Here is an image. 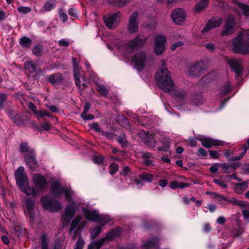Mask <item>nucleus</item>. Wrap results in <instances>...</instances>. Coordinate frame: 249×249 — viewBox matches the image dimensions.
Returning <instances> with one entry per match:
<instances>
[{
	"mask_svg": "<svg viewBox=\"0 0 249 249\" xmlns=\"http://www.w3.org/2000/svg\"><path fill=\"white\" fill-rule=\"evenodd\" d=\"M244 34L239 33L238 35L232 39V46L234 53L242 54H249V30L246 31L245 37Z\"/></svg>",
	"mask_w": 249,
	"mask_h": 249,
	"instance_id": "1",
	"label": "nucleus"
},
{
	"mask_svg": "<svg viewBox=\"0 0 249 249\" xmlns=\"http://www.w3.org/2000/svg\"><path fill=\"white\" fill-rule=\"evenodd\" d=\"M155 79L159 88L164 92H169L174 86L171 77V72L167 68L160 69L157 72Z\"/></svg>",
	"mask_w": 249,
	"mask_h": 249,
	"instance_id": "2",
	"label": "nucleus"
},
{
	"mask_svg": "<svg viewBox=\"0 0 249 249\" xmlns=\"http://www.w3.org/2000/svg\"><path fill=\"white\" fill-rule=\"evenodd\" d=\"M40 201L44 209L49 212H58L62 209L60 203L58 200L52 198L50 196H41Z\"/></svg>",
	"mask_w": 249,
	"mask_h": 249,
	"instance_id": "3",
	"label": "nucleus"
},
{
	"mask_svg": "<svg viewBox=\"0 0 249 249\" xmlns=\"http://www.w3.org/2000/svg\"><path fill=\"white\" fill-rule=\"evenodd\" d=\"M146 60V53L142 51L137 53L131 57V61L135 63L136 69L140 71L144 68Z\"/></svg>",
	"mask_w": 249,
	"mask_h": 249,
	"instance_id": "4",
	"label": "nucleus"
},
{
	"mask_svg": "<svg viewBox=\"0 0 249 249\" xmlns=\"http://www.w3.org/2000/svg\"><path fill=\"white\" fill-rule=\"evenodd\" d=\"M16 183L19 188L23 185H29V180L23 166H19L15 173Z\"/></svg>",
	"mask_w": 249,
	"mask_h": 249,
	"instance_id": "5",
	"label": "nucleus"
},
{
	"mask_svg": "<svg viewBox=\"0 0 249 249\" xmlns=\"http://www.w3.org/2000/svg\"><path fill=\"white\" fill-rule=\"evenodd\" d=\"M204 63L199 61L190 65L188 68L187 73L191 77H198L204 72Z\"/></svg>",
	"mask_w": 249,
	"mask_h": 249,
	"instance_id": "6",
	"label": "nucleus"
},
{
	"mask_svg": "<svg viewBox=\"0 0 249 249\" xmlns=\"http://www.w3.org/2000/svg\"><path fill=\"white\" fill-rule=\"evenodd\" d=\"M236 24L234 17L233 15H230L226 20V24L221 33L223 36H230L234 32V27Z\"/></svg>",
	"mask_w": 249,
	"mask_h": 249,
	"instance_id": "7",
	"label": "nucleus"
},
{
	"mask_svg": "<svg viewBox=\"0 0 249 249\" xmlns=\"http://www.w3.org/2000/svg\"><path fill=\"white\" fill-rule=\"evenodd\" d=\"M32 181L35 187L41 191H44L47 187L48 181L46 178L41 174H34Z\"/></svg>",
	"mask_w": 249,
	"mask_h": 249,
	"instance_id": "8",
	"label": "nucleus"
},
{
	"mask_svg": "<svg viewBox=\"0 0 249 249\" xmlns=\"http://www.w3.org/2000/svg\"><path fill=\"white\" fill-rule=\"evenodd\" d=\"M231 68L235 71L236 76L242 75L243 70V61L241 59L231 58L228 59Z\"/></svg>",
	"mask_w": 249,
	"mask_h": 249,
	"instance_id": "9",
	"label": "nucleus"
},
{
	"mask_svg": "<svg viewBox=\"0 0 249 249\" xmlns=\"http://www.w3.org/2000/svg\"><path fill=\"white\" fill-rule=\"evenodd\" d=\"M166 42L165 36L161 35L157 36L155 40V53L157 55L161 54L165 50V44Z\"/></svg>",
	"mask_w": 249,
	"mask_h": 249,
	"instance_id": "10",
	"label": "nucleus"
},
{
	"mask_svg": "<svg viewBox=\"0 0 249 249\" xmlns=\"http://www.w3.org/2000/svg\"><path fill=\"white\" fill-rule=\"evenodd\" d=\"M27 165L32 171H35L39 166V164L36 159L34 149H31L29 153L24 157Z\"/></svg>",
	"mask_w": 249,
	"mask_h": 249,
	"instance_id": "11",
	"label": "nucleus"
},
{
	"mask_svg": "<svg viewBox=\"0 0 249 249\" xmlns=\"http://www.w3.org/2000/svg\"><path fill=\"white\" fill-rule=\"evenodd\" d=\"M171 18L175 24H181L186 18V12L182 8H176L172 11Z\"/></svg>",
	"mask_w": 249,
	"mask_h": 249,
	"instance_id": "12",
	"label": "nucleus"
},
{
	"mask_svg": "<svg viewBox=\"0 0 249 249\" xmlns=\"http://www.w3.org/2000/svg\"><path fill=\"white\" fill-rule=\"evenodd\" d=\"M146 42V38H140L136 37L127 42L125 44L126 49L129 51H133L135 49L142 48Z\"/></svg>",
	"mask_w": 249,
	"mask_h": 249,
	"instance_id": "13",
	"label": "nucleus"
},
{
	"mask_svg": "<svg viewBox=\"0 0 249 249\" xmlns=\"http://www.w3.org/2000/svg\"><path fill=\"white\" fill-rule=\"evenodd\" d=\"M138 17V14L137 12H133L129 17L127 29L131 34L135 33L138 31L139 21Z\"/></svg>",
	"mask_w": 249,
	"mask_h": 249,
	"instance_id": "14",
	"label": "nucleus"
},
{
	"mask_svg": "<svg viewBox=\"0 0 249 249\" xmlns=\"http://www.w3.org/2000/svg\"><path fill=\"white\" fill-rule=\"evenodd\" d=\"M222 18L219 17H212L207 22L205 27L202 29V33L210 31L214 28L219 27L222 23Z\"/></svg>",
	"mask_w": 249,
	"mask_h": 249,
	"instance_id": "15",
	"label": "nucleus"
},
{
	"mask_svg": "<svg viewBox=\"0 0 249 249\" xmlns=\"http://www.w3.org/2000/svg\"><path fill=\"white\" fill-rule=\"evenodd\" d=\"M76 211L73 201H72V204H68L65 209L64 213L62 215L64 220L67 223L70 222L74 217Z\"/></svg>",
	"mask_w": 249,
	"mask_h": 249,
	"instance_id": "16",
	"label": "nucleus"
},
{
	"mask_svg": "<svg viewBox=\"0 0 249 249\" xmlns=\"http://www.w3.org/2000/svg\"><path fill=\"white\" fill-rule=\"evenodd\" d=\"M121 13L117 12L113 14L108 15L107 16L103 17L104 21L107 26L109 29H112L113 24L117 22V18L120 16Z\"/></svg>",
	"mask_w": 249,
	"mask_h": 249,
	"instance_id": "17",
	"label": "nucleus"
},
{
	"mask_svg": "<svg viewBox=\"0 0 249 249\" xmlns=\"http://www.w3.org/2000/svg\"><path fill=\"white\" fill-rule=\"evenodd\" d=\"M25 203L27 209L26 214L29 217L30 220L33 221L34 218V200L31 198H28L25 200Z\"/></svg>",
	"mask_w": 249,
	"mask_h": 249,
	"instance_id": "18",
	"label": "nucleus"
},
{
	"mask_svg": "<svg viewBox=\"0 0 249 249\" xmlns=\"http://www.w3.org/2000/svg\"><path fill=\"white\" fill-rule=\"evenodd\" d=\"M83 214L86 219L89 221L96 222L99 219V214L97 211H90L89 209L84 208L83 209Z\"/></svg>",
	"mask_w": 249,
	"mask_h": 249,
	"instance_id": "19",
	"label": "nucleus"
},
{
	"mask_svg": "<svg viewBox=\"0 0 249 249\" xmlns=\"http://www.w3.org/2000/svg\"><path fill=\"white\" fill-rule=\"evenodd\" d=\"M73 75L75 84H78L81 81H87L85 72L81 69L73 70Z\"/></svg>",
	"mask_w": 249,
	"mask_h": 249,
	"instance_id": "20",
	"label": "nucleus"
},
{
	"mask_svg": "<svg viewBox=\"0 0 249 249\" xmlns=\"http://www.w3.org/2000/svg\"><path fill=\"white\" fill-rule=\"evenodd\" d=\"M64 79L65 78L62 73L57 72L50 75L47 78V80L50 83L54 85L61 83L64 80Z\"/></svg>",
	"mask_w": 249,
	"mask_h": 249,
	"instance_id": "21",
	"label": "nucleus"
},
{
	"mask_svg": "<svg viewBox=\"0 0 249 249\" xmlns=\"http://www.w3.org/2000/svg\"><path fill=\"white\" fill-rule=\"evenodd\" d=\"M66 187H63L58 181H53L51 186V191L54 195H60L63 194Z\"/></svg>",
	"mask_w": 249,
	"mask_h": 249,
	"instance_id": "22",
	"label": "nucleus"
},
{
	"mask_svg": "<svg viewBox=\"0 0 249 249\" xmlns=\"http://www.w3.org/2000/svg\"><path fill=\"white\" fill-rule=\"evenodd\" d=\"M191 100L193 104L197 106L204 103L205 99L201 93L195 92L192 94Z\"/></svg>",
	"mask_w": 249,
	"mask_h": 249,
	"instance_id": "23",
	"label": "nucleus"
},
{
	"mask_svg": "<svg viewBox=\"0 0 249 249\" xmlns=\"http://www.w3.org/2000/svg\"><path fill=\"white\" fill-rule=\"evenodd\" d=\"M29 121V118L24 115L17 114L13 118V121L17 125H21L25 124Z\"/></svg>",
	"mask_w": 249,
	"mask_h": 249,
	"instance_id": "24",
	"label": "nucleus"
},
{
	"mask_svg": "<svg viewBox=\"0 0 249 249\" xmlns=\"http://www.w3.org/2000/svg\"><path fill=\"white\" fill-rule=\"evenodd\" d=\"M248 181L235 183L234 187V192L238 195L242 194V193L248 188Z\"/></svg>",
	"mask_w": 249,
	"mask_h": 249,
	"instance_id": "25",
	"label": "nucleus"
},
{
	"mask_svg": "<svg viewBox=\"0 0 249 249\" xmlns=\"http://www.w3.org/2000/svg\"><path fill=\"white\" fill-rule=\"evenodd\" d=\"M20 190L27 196L32 195L35 197L37 196V192L34 187H30L29 185H23L19 188Z\"/></svg>",
	"mask_w": 249,
	"mask_h": 249,
	"instance_id": "26",
	"label": "nucleus"
},
{
	"mask_svg": "<svg viewBox=\"0 0 249 249\" xmlns=\"http://www.w3.org/2000/svg\"><path fill=\"white\" fill-rule=\"evenodd\" d=\"M116 121L123 127L130 129L131 128V124L127 118L124 116H119L116 118Z\"/></svg>",
	"mask_w": 249,
	"mask_h": 249,
	"instance_id": "27",
	"label": "nucleus"
},
{
	"mask_svg": "<svg viewBox=\"0 0 249 249\" xmlns=\"http://www.w3.org/2000/svg\"><path fill=\"white\" fill-rule=\"evenodd\" d=\"M138 136L141 140H151L156 139L152 134H150L149 131L140 130L137 133Z\"/></svg>",
	"mask_w": 249,
	"mask_h": 249,
	"instance_id": "28",
	"label": "nucleus"
},
{
	"mask_svg": "<svg viewBox=\"0 0 249 249\" xmlns=\"http://www.w3.org/2000/svg\"><path fill=\"white\" fill-rule=\"evenodd\" d=\"M33 43L32 40L27 36H24L20 38L19 44L24 48H29L31 46Z\"/></svg>",
	"mask_w": 249,
	"mask_h": 249,
	"instance_id": "29",
	"label": "nucleus"
},
{
	"mask_svg": "<svg viewBox=\"0 0 249 249\" xmlns=\"http://www.w3.org/2000/svg\"><path fill=\"white\" fill-rule=\"evenodd\" d=\"M104 243V239L102 238L92 241L89 245L88 249H100Z\"/></svg>",
	"mask_w": 249,
	"mask_h": 249,
	"instance_id": "30",
	"label": "nucleus"
},
{
	"mask_svg": "<svg viewBox=\"0 0 249 249\" xmlns=\"http://www.w3.org/2000/svg\"><path fill=\"white\" fill-rule=\"evenodd\" d=\"M224 141H201V144L207 148H210L213 146L222 145Z\"/></svg>",
	"mask_w": 249,
	"mask_h": 249,
	"instance_id": "31",
	"label": "nucleus"
},
{
	"mask_svg": "<svg viewBox=\"0 0 249 249\" xmlns=\"http://www.w3.org/2000/svg\"><path fill=\"white\" fill-rule=\"evenodd\" d=\"M158 241V238L155 237H152L150 240H147L142 245V247L144 249H150L154 247Z\"/></svg>",
	"mask_w": 249,
	"mask_h": 249,
	"instance_id": "32",
	"label": "nucleus"
},
{
	"mask_svg": "<svg viewBox=\"0 0 249 249\" xmlns=\"http://www.w3.org/2000/svg\"><path fill=\"white\" fill-rule=\"evenodd\" d=\"M96 87L98 91L100 94L105 97H107L109 91V89L107 88L104 85L100 84H96Z\"/></svg>",
	"mask_w": 249,
	"mask_h": 249,
	"instance_id": "33",
	"label": "nucleus"
},
{
	"mask_svg": "<svg viewBox=\"0 0 249 249\" xmlns=\"http://www.w3.org/2000/svg\"><path fill=\"white\" fill-rule=\"evenodd\" d=\"M160 144L158 145L157 149L160 151L168 152L170 150V143L169 142H163V141H158Z\"/></svg>",
	"mask_w": 249,
	"mask_h": 249,
	"instance_id": "34",
	"label": "nucleus"
},
{
	"mask_svg": "<svg viewBox=\"0 0 249 249\" xmlns=\"http://www.w3.org/2000/svg\"><path fill=\"white\" fill-rule=\"evenodd\" d=\"M119 235V231L115 229H112L110 231L107 235L102 238L104 239V242H105L107 240L110 241L113 240L115 237Z\"/></svg>",
	"mask_w": 249,
	"mask_h": 249,
	"instance_id": "35",
	"label": "nucleus"
},
{
	"mask_svg": "<svg viewBox=\"0 0 249 249\" xmlns=\"http://www.w3.org/2000/svg\"><path fill=\"white\" fill-rule=\"evenodd\" d=\"M44 48L42 45L38 44L33 47L32 49V53L33 54L37 57H40L43 53Z\"/></svg>",
	"mask_w": 249,
	"mask_h": 249,
	"instance_id": "36",
	"label": "nucleus"
},
{
	"mask_svg": "<svg viewBox=\"0 0 249 249\" xmlns=\"http://www.w3.org/2000/svg\"><path fill=\"white\" fill-rule=\"evenodd\" d=\"M138 177L143 181L146 182H151L153 181L154 176L152 174L144 172L140 174Z\"/></svg>",
	"mask_w": 249,
	"mask_h": 249,
	"instance_id": "37",
	"label": "nucleus"
},
{
	"mask_svg": "<svg viewBox=\"0 0 249 249\" xmlns=\"http://www.w3.org/2000/svg\"><path fill=\"white\" fill-rule=\"evenodd\" d=\"M41 249H48L49 241L47 240L46 233H43L39 239Z\"/></svg>",
	"mask_w": 249,
	"mask_h": 249,
	"instance_id": "38",
	"label": "nucleus"
},
{
	"mask_svg": "<svg viewBox=\"0 0 249 249\" xmlns=\"http://www.w3.org/2000/svg\"><path fill=\"white\" fill-rule=\"evenodd\" d=\"M129 1V0H107L110 5L115 7H122Z\"/></svg>",
	"mask_w": 249,
	"mask_h": 249,
	"instance_id": "39",
	"label": "nucleus"
},
{
	"mask_svg": "<svg viewBox=\"0 0 249 249\" xmlns=\"http://www.w3.org/2000/svg\"><path fill=\"white\" fill-rule=\"evenodd\" d=\"M24 66L25 68L30 73H33L36 71L37 65L33 61H26Z\"/></svg>",
	"mask_w": 249,
	"mask_h": 249,
	"instance_id": "40",
	"label": "nucleus"
},
{
	"mask_svg": "<svg viewBox=\"0 0 249 249\" xmlns=\"http://www.w3.org/2000/svg\"><path fill=\"white\" fill-rule=\"evenodd\" d=\"M81 220V216L80 215H78L76 216L72 221L70 228L69 231V233L70 234L71 232L74 230V229L76 227L77 225L79 223Z\"/></svg>",
	"mask_w": 249,
	"mask_h": 249,
	"instance_id": "41",
	"label": "nucleus"
},
{
	"mask_svg": "<svg viewBox=\"0 0 249 249\" xmlns=\"http://www.w3.org/2000/svg\"><path fill=\"white\" fill-rule=\"evenodd\" d=\"M102 227L98 226L90 231V238L91 240L95 239L98 234L102 231Z\"/></svg>",
	"mask_w": 249,
	"mask_h": 249,
	"instance_id": "42",
	"label": "nucleus"
},
{
	"mask_svg": "<svg viewBox=\"0 0 249 249\" xmlns=\"http://www.w3.org/2000/svg\"><path fill=\"white\" fill-rule=\"evenodd\" d=\"M55 0H49L45 3L43 7L46 11H50L55 7Z\"/></svg>",
	"mask_w": 249,
	"mask_h": 249,
	"instance_id": "43",
	"label": "nucleus"
},
{
	"mask_svg": "<svg viewBox=\"0 0 249 249\" xmlns=\"http://www.w3.org/2000/svg\"><path fill=\"white\" fill-rule=\"evenodd\" d=\"M208 2V0H201L196 6V11L199 12L206 8Z\"/></svg>",
	"mask_w": 249,
	"mask_h": 249,
	"instance_id": "44",
	"label": "nucleus"
},
{
	"mask_svg": "<svg viewBox=\"0 0 249 249\" xmlns=\"http://www.w3.org/2000/svg\"><path fill=\"white\" fill-rule=\"evenodd\" d=\"M217 165L221 167L225 173H230L232 172L230 164L226 163H219Z\"/></svg>",
	"mask_w": 249,
	"mask_h": 249,
	"instance_id": "45",
	"label": "nucleus"
},
{
	"mask_svg": "<svg viewBox=\"0 0 249 249\" xmlns=\"http://www.w3.org/2000/svg\"><path fill=\"white\" fill-rule=\"evenodd\" d=\"M173 94L178 99L182 100L186 95V93L183 89H176L174 91Z\"/></svg>",
	"mask_w": 249,
	"mask_h": 249,
	"instance_id": "46",
	"label": "nucleus"
},
{
	"mask_svg": "<svg viewBox=\"0 0 249 249\" xmlns=\"http://www.w3.org/2000/svg\"><path fill=\"white\" fill-rule=\"evenodd\" d=\"M85 245V241L82 238L81 234L78 236V239L76 241L74 249H83Z\"/></svg>",
	"mask_w": 249,
	"mask_h": 249,
	"instance_id": "47",
	"label": "nucleus"
},
{
	"mask_svg": "<svg viewBox=\"0 0 249 249\" xmlns=\"http://www.w3.org/2000/svg\"><path fill=\"white\" fill-rule=\"evenodd\" d=\"M119 170V165L115 162L111 163L109 166V172L111 175H113Z\"/></svg>",
	"mask_w": 249,
	"mask_h": 249,
	"instance_id": "48",
	"label": "nucleus"
},
{
	"mask_svg": "<svg viewBox=\"0 0 249 249\" xmlns=\"http://www.w3.org/2000/svg\"><path fill=\"white\" fill-rule=\"evenodd\" d=\"M100 135L104 136L107 139H116L117 134L112 132H105L102 131L100 133Z\"/></svg>",
	"mask_w": 249,
	"mask_h": 249,
	"instance_id": "49",
	"label": "nucleus"
},
{
	"mask_svg": "<svg viewBox=\"0 0 249 249\" xmlns=\"http://www.w3.org/2000/svg\"><path fill=\"white\" fill-rule=\"evenodd\" d=\"M100 135L104 136L107 139H116L117 134L112 132H105L102 131L100 133Z\"/></svg>",
	"mask_w": 249,
	"mask_h": 249,
	"instance_id": "50",
	"label": "nucleus"
},
{
	"mask_svg": "<svg viewBox=\"0 0 249 249\" xmlns=\"http://www.w3.org/2000/svg\"><path fill=\"white\" fill-rule=\"evenodd\" d=\"M246 153V150L243 149V151L238 156H235L228 159V161H237L243 158Z\"/></svg>",
	"mask_w": 249,
	"mask_h": 249,
	"instance_id": "51",
	"label": "nucleus"
},
{
	"mask_svg": "<svg viewBox=\"0 0 249 249\" xmlns=\"http://www.w3.org/2000/svg\"><path fill=\"white\" fill-rule=\"evenodd\" d=\"M89 127L90 129H93L94 131L99 133L100 134L102 131L101 127L97 123H93L91 124H89Z\"/></svg>",
	"mask_w": 249,
	"mask_h": 249,
	"instance_id": "52",
	"label": "nucleus"
},
{
	"mask_svg": "<svg viewBox=\"0 0 249 249\" xmlns=\"http://www.w3.org/2000/svg\"><path fill=\"white\" fill-rule=\"evenodd\" d=\"M229 202L231 203L233 205L239 206L240 207H244L246 205L244 201L238 200L233 197L231 198V200H229Z\"/></svg>",
	"mask_w": 249,
	"mask_h": 249,
	"instance_id": "53",
	"label": "nucleus"
},
{
	"mask_svg": "<svg viewBox=\"0 0 249 249\" xmlns=\"http://www.w3.org/2000/svg\"><path fill=\"white\" fill-rule=\"evenodd\" d=\"M87 81H80L78 84H75L78 90L81 93L84 90L86 89L88 85L86 84Z\"/></svg>",
	"mask_w": 249,
	"mask_h": 249,
	"instance_id": "54",
	"label": "nucleus"
},
{
	"mask_svg": "<svg viewBox=\"0 0 249 249\" xmlns=\"http://www.w3.org/2000/svg\"><path fill=\"white\" fill-rule=\"evenodd\" d=\"M7 95L5 93L0 94V109L1 110L4 108V103L6 102Z\"/></svg>",
	"mask_w": 249,
	"mask_h": 249,
	"instance_id": "55",
	"label": "nucleus"
},
{
	"mask_svg": "<svg viewBox=\"0 0 249 249\" xmlns=\"http://www.w3.org/2000/svg\"><path fill=\"white\" fill-rule=\"evenodd\" d=\"M20 151L21 152H28L29 153V152L31 150H29V146L27 143V142H21L19 146Z\"/></svg>",
	"mask_w": 249,
	"mask_h": 249,
	"instance_id": "56",
	"label": "nucleus"
},
{
	"mask_svg": "<svg viewBox=\"0 0 249 249\" xmlns=\"http://www.w3.org/2000/svg\"><path fill=\"white\" fill-rule=\"evenodd\" d=\"M144 144L149 148H155L156 145H159L160 143L158 141H143Z\"/></svg>",
	"mask_w": 249,
	"mask_h": 249,
	"instance_id": "57",
	"label": "nucleus"
},
{
	"mask_svg": "<svg viewBox=\"0 0 249 249\" xmlns=\"http://www.w3.org/2000/svg\"><path fill=\"white\" fill-rule=\"evenodd\" d=\"M221 90L222 92V94L225 95L226 94L229 93L231 91L230 84L229 83L224 85L221 88Z\"/></svg>",
	"mask_w": 249,
	"mask_h": 249,
	"instance_id": "58",
	"label": "nucleus"
},
{
	"mask_svg": "<svg viewBox=\"0 0 249 249\" xmlns=\"http://www.w3.org/2000/svg\"><path fill=\"white\" fill-rule=\"evenodd\" d=\"M59 18L63 22H66L68 20V16L63 12L62 8L59 9Z\"/></svg>",
	"mask_w": 249,
	"mask_h": 249,
	"instance_id": "59",
	"label": "nucleus"
},
{
	"mask_svg": "<svg viewBox=\"0 0 249 249\" xmlns=\"http://www.w3.org/2000/svg\"><path fill=\"white\" fill-rule=\"evenodd\" d=\"M17 10L19 13L26 14L31 11V8L29 7L21 6L18 7Z\"/></svg>",
	"mask_w": 249,
	"mask_h": 249,
	"instance_id": "60",
	"label": "nucleus"
},
{
	"mask_svg": "<svg viewBox=\"0 0 249 249\" xmlns=\"http://www.w3.org/2000/svg\"><path fill=\"white\" fill-rule=\"evenodd\" d=\"M99 219L100 220H97L96 222H101L102 224L100 225L102 227L107 224L108 222H109V219L105 216H103L102 215H99Z\"/></svg>",
	"mask_w": 249,
	"mask_h": 249,
	"instance_id": "61",
	"label": "nucleus"
},
{
	"mask_svg": "<svg viewBox=\"0 0 249 249\" xmlns=\"http://www.w3.org/2000/svg\"><path fill=\"white\" fill-rule=\"evenodd\" d=\"M104 161V158L102 156L97 155L93 157V161L95 163L100 164L102 163Z\"/></svg>",
	"mask_w": 249,
	"mask_h": 249,
	"instance_id": "62",
	"label": "nucleus"
},
{
	"mask_svg": "<svg viewBox=\"0 0 249 249\" xmlns=\"http://www.w3.org/2000/svg\"><path fill=\"white\" fill-rule=\"evenodd\" d=\"M213 182L218 184L220 187L223 189L227 188V185L225 182L220 179H214L213 180Z\"/></svg>",
	"mask_w": 249,
	"mask_h": 249,
	"instance_id": "63",
	"label": "nucleus"
},
{
	"mask_svg": "<svg viewBox=\"0 0 249 249\" xmlns=\"http://www.w3.org/2000/svg\"><path fill=\"white\" fill-rule=\"evenodd\" d=\"M46 110H45L44 109H42L40 110H38V109H37V110H36L35 114L36 115L37 118H42L43 117H45V115H47L46 114Z\"/></svg>",
	"mask_w": 249,
	"mask_h": 249,
	"instance_id": "64",
	"label": "nucleus"
}]
</instances>
